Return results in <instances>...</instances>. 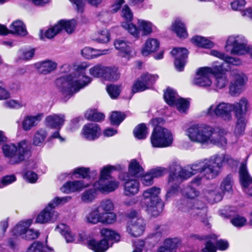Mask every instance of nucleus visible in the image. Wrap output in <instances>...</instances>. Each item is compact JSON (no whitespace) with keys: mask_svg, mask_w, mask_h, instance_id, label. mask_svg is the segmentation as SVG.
I'll list each match as a JSON object with an SVG mask.
<instances>
[{"mask_svg":"<svg viewBox=\"0 0 252 252\" xmlns=\"http://www.w3.org/2000/svg\"><path fill=\"white\" fill-rule=\"evenodd\" d=\"M236 162L229 155L216 154L184 167L173 163L169 167L170 182L176 181L181 183L198 172L201 173L207 179H213L220 174L225 163L232 165Z\"/></svg>","mask_w":252,"mask_h":252,"instance_id":"obj_1","label":"nucleus"},{"mask_svg":"<svg viewBox=\"0 0 252 252\" xmlns=\"http://www.w3.org/2000/svg\"><path fill=\"white\" fill-rule=\"evenodd\" d=\"M90 66V63L87 62L76 63L73 65L75 71L73 75L63 76L57 80V86L64 101L92 82V79L86 75V71Z\"/></svg>","mask_w":252,"mask_h":252,"instance_id":"obj_2","label":"nucleus"},{"mask_svg":"<svg viewBox=\"0 0 252 252\" xmlns=\"http://www.w3.org/2000/svg\"><path fill=\"white\" fill-rule=\"evenodd\" d=\"M185 133L191 142L202 146H224L226 144V138L220 133L215 134L214 128L206 124L192 125L186 129Z\"/></svg>","mask_w":252,"mask_h":252,"instance_id":"obj_3","label":"nucleus"},{"mask_svg":"<svg viewBox=\"0 0 252 252\" xmlns=\"http://www.w3.org/2000/svg\"><path fill=\"white\" fill-rule=\"evenodd\" d=\"M201 180L200 177H196L192 181L190 186L183 189L182 194L187 198H184L177 202L176 206L178 209L193 216L206 215V209L205 208L204 203L194 200L199 196V192L192 185H199Z\"/></svg>","mask_w":252,"mask_h":252,"instance_id":"obj_4","label":"nucleus"},{"mask_svg":"<svg viewBox=\"0 0 252 252\" xmlns=\"http://www.w3.org/2000/svg\"><path fill=\"white\" fill-rule=\"evenodd\" d=\"M121 169L120 165H107L103 166L99 170L98 179L94 183V187L103 194L115 191L119 188L120 183L111 174L113 171Z\"/></svg>","mask_w":252,"mask_h":252,"instance_id":"obj_5","label":"nucleus"},{"mask_svg":"<svg viewBox=\"0 0 252 252\" xmlns=\"http://www.w3.org/2000/svg\"><path fill=\"white\" fill-rule=\"evenodd\" d=\"M2 150L4 156L8 158V163L11 165L19 164L30 156L28 142L25 140L21 141L17 145H4Z\"/></svg>","mask_w":252,"mask_h":252,"instance_id":"obj_6","label":"nucleus"},{"mask_svg":"<svg viewBox=\"0 0 252 252\" xmlns=\"http://www.w3.org/2000/svg\"><path fill=\"white\" fill-rule=\"evenodd\" d=\"M160 188L153 187L143 191L141 205L154 217L158 216L162 212L163 204L159 196Z\"/></svg>","mask_w":252,"mask_h":252,"instance_id":"obj_7","label":"nucleus"},{"mask_svg":"<svg viewBox=\"0 0 252 252\" xmlns=\"http://www.w3.org/2000/svg\"><path fill=\"white\" fill-rule=\"evenodd\" d=\"M150 140L153 147L162 148L171 146L174 141V137L169 129L157 126L152 132Z\"/></svg>","mask_w":252,"mask_h":252,"instance_id":"obj_8","label":"nucleus"},{"mask_svg":"<svg viewBox=\"0 0 252 252\" xmlns=\"http://www.w3.org/2000/svg\"><path fill=\"white\" fill-rule=\"evenodd\" d=\"M221 70V67L215 65L199 67L196 70L193 84L201 87H209L212 85L211 76L213 74L220 72Z\"/></svg>","mask_w":252,"mask_h":252,"instance_id":"obj_9","label":"nucleus"},{"mask_svg":"<svg viewBox=\"0 0 252 252\" xmlns=\"http://www.w3.org/2000/svg\"><path fill=\"white\" fill-rule=\"evenodd\" d=\"M137 25L131 23H122V27L127 30L128 32L135 38L142 35L146 36L150 34L153 32L154 26L153 23L147 20L138 19Z\"/></svg>","mask_w":252,"mask_h":252,"instance_id":"obj_10","label":"nucleus"},{"mask_svg":"<svg viewBox=\"0 0 252 252\" xmlns=\"http://www.w3.org/2000/svg\"><path fill=\"white\" fill-rule=\"evenodd\" d=\"M247 41L245 37L242 35L230 36L226 43L225 47L229 46L232 48L230 53L233 55H243L249 53L252 58V47L247 46Z\"/></svg>","mask_w":252,"mask_h":252,"instance_id":"obj_11","label":"nucleus"},{"mask_svg":"<svg viewBox=\"0 0 252 252\" xmlns=\"http://www.w3.org/2000/svg\"><path fill=\"white\" fill-rule=\"evenodd\" d=\"M231 103L220 102L212 104L203 111V113L209 117H218L225 121L232 120Z\"/></svg>","mask_w":252,"mask_h":252,"instance_id":"obj_12","label":"nucleus"},{"mask_svg":"<svg viewBox=\"0 0 252 252\" xmlns=\"http://www.w3.org/2000/svg\"><path fill=\"white\" fill-rule=\"evenodd\" d=\"M130 220L127 226V232L133 237H138L141 235L145 230V222L140 216L138 212L131 210L128 214Z\"/></svg>","mask_w":252,"mask_h":252,"instance_id":"obj_13","label":"nucleus"},{"mask_svg":"<svg viewBox=\"0 0 252 252\" xmlns=\"http://www.w3.org/2000/svg\"><path fill=\"white\" fill-rule=\"evenodd\" d=\"M232 79L230 82L229 93L231 96H237L243 91L248 78L246 75L240 71H234L232 74Z\"/></svg>","mask_w":252,"mask_h":252,"instance_id":"obj_14","label":"nucleus"},{"mask_svg":"<svg viewBox=\"0 0 252 252\" xmlns=\"http://www.w3.org/2000/svg\"><path fill=\"white\" fill-rule=\"evenodd\" d=\"M86 221L94 224L99 222L112 224L114 215L112 214H102L97 207L93 209L86 216Z\"/></svg>","mask_w":252,"mask_h":252,"instance_id":"obj_15","label":"nucleus"},{"mask_svg":"<svg viewBox=\"0 0 252 252\" xmlns=\"http://www.w3.org/2000/svg\"><path fill=\"white\" fill-rule=\"evenodd\" d=\"M121 180L124 181L123 185L124 194L126 196H132L137 194L140 189V183L136 179H130L128 175L121 174L119 175Z\"/></svg>","mask_w":252,"mask_h":252,"instance_id":"obj_16","label":"nucleus"},{"mask_svg":"<svg viewBox=\"0 0 252 252\" xmlns=\"http://www.w3.org/2000/svg\"><path fill=\"white\" fill-rule=\"evenodd\" d=\"M59 217V213L54 210L52 204L49 203L47 206L38 214L35 222L40 224L53 223L58 219Z\"/></svg>","mask_w":252,"mask_h":252,"instance_id":"obj_17","label":"nucleus"},{"mask_svg":"<svg viewBox=\"0 0 252 252\" xmlns=\"http://www.w3.org/2000/svg\"><path fill=\"white\" fill-rule=\"evenodd\" d=\"M171 54L175 57L174 64L176 69L182 71L188 57L187 50L184 48H175L171 51Z\"/></svg>","mask_w":252,"mask_h":252,"instance_id":"obj_18","label":"nucleus"},{"mask_svg":"<svg viewBox=\"0 0 252 252\" xmlns=\"http://www.w3.org/2000/svg\"><path fill=\"white\" fill-rule=\"evenodd\" d=\"M101 134V129L98 125L90 123L84 126L81 131L82 137L88 140L93 141L97 139Z\"/></svg>","mask_w":252,"mask_h":252,"instance_id":"obj_19","label":"nucleus"},{"mask_svg":"<svg viewBox=\"0 0 252 252\" xmlns=\"http://www.w3.org/2000/svg\"><path fill=\"white\" fill-rule=\"evenodd\" d=\"M217 236L215 234H212L207 238L208 241L206 242L204 248L202 250V252H216V248L220 251H224L228 247L227 241L223 240H220L216 242V247L213 245Z\"/></svg>","mask_w":252,"mask_h":252,"instance_id":"obj_20","label":"nucleus"},{"mask_svg":"<svg viewBox=\"0 0 252 252\" xmlns=\"http://www.w3.org/2000/svg\"><path fill=\"white\" fill-rule=\"evenodd\" d=\"M115 48L119 50L120 55L128 60L131 58L133 54L131 44L121 39H118L114 42Z\"/></svg>","mask_w":252,"mask_h":252,"instance_id":"obj_21","label":"nucleus"},{"mask_svg":"<svg viewBox=\"0 0 252 252\" xmlns=\"http://www.w3.org/2000/svg\"><path fill=\"white\" fill-rule=\"evenodd\" d=\"M34 65L39 73L47 75L56 70L58 63L53 60H46L36 63Z\"/></svg>","mask_w":252,"mask_h":252,"instance_id":"obj_22","label":"nucleus"},{"mask_svg":"<svg viewBox=\"0 0 252 252\" xmlns=\"http://www.w3.org/2000/svg\"><path fill=\"white\" fill-rule=\"evenodd\" d=\"M45 121L47 126L60 129L64 125L65 116L63 114H53L47 116Z\"/></svg>","mask_w":252,"mask_h":252,"instance_id":"obj_23","label":"nucleus"},{"mask_svg":"<svg viewBox=\"0 0 252 252\" xmlns=\"http://www.w3.org/2000/svg\"><path fill=\"white\" fill-rule=\"evenodd\" d=\"M55 230L64 238L67 243L76 242V232L75 229H71L66 224L61 223L56 226Z\"/></svg>","mask_w":252,"mask_h":252,"instance_id":"obj_24","label":"nucleus"},{"mask_svg":"<svg viewBox=\"0 0 252 252\" xmlns=\"http://www.w3.org/2000/svg\"><path fill=\"white\" fill-rule=\"evenodd\" d=\"M205 196L211 202L220 201L222 198L221 192L218 191L217 187L215 185H211L207 187L203 190Z\"/></svg>","mask_w":252,"mask_h":252,"instance_id":"obj_25","label":"nucleus"},{"mask_svg":"<svg viewBox=\"0 0 252 252\" xmlns=\"http://www.w3.org/2000/svg\"><path fill=\"white\" fill-rule=\"evenodd\" d=\"M87 187H88V185L85 184L83 181H68L61 187V190L64 193H70L79 191Z\"/></svg>","mask_w":252,"mask_h":252,"instance_id":"obj_26","label":"nucleus"},{"mask_svg":"<svg viewBox=\"0 0 252 252\" xmlns=\"http://www.w3.org/2000/svg\"><path fill=\"white\" fill-rule=\"evenodd\" d=\"M43 113H38L35 115H28L22 121V128L25 131H29L32 127L36 126L43 119Z\"/></svg>","mask_w":252,"mask_h":252,"instance_id":"obj_27","label":"nucleus"},{"mask_svg":"<svg viewBox=\"0 0 252 252\" xmlns=\"http://www.w3.org/2000/svg\"><path fill=\"white\" fill-rule=\"evenodd\" d=\"M231 106L235 117H245L248 110L249 102L246 98L243 97L238 102L231 103Z\"/></svg>","mask_w":252,"mask_h":252,"instance_id":"obj_28","label":"nucleus"},{"mask_svg":"<svg viewBox=\"0 0 252 252\" xmlns=\"http://www.w3.org/2000/svg\"><path fill=\"white\" fill-rule=\"evenodd\" d=\"M239 178L243 190L252 184V178L248 172L246 161L242 162L240 167Z\"/></svg>","mask_w":252,"mask_h":252,"instance_id":"obj_29","label":"nucleus"},{"mask_svg":"<svg viewBox=\"0 0 252 252\" xmlns=\"http://www.w3.org/2000/svg\"><path fill=\"white\" fill-rule=\"evenodd\" d=\"M221 68V71L216 74H213L215 76V80L213 84V87L216 90L221 89L225 87L228 83V80L226 74L224 73L226 69L223 68V64L215 65Z\"/></svg>","mask_w":252,"mask_h":252,"instance_id":"obj_30","label":"nucleus"},{"mask_svg":"<svg viewBox=\"0 0 252 252\" xmlns=\"http://www.w3.org/2000/svg\"><path fill=\"white\" fill-rule=\"evenodd\" d=\"M32 223V219H28L20 221L12 229V233L14 236H24L27 229Z\"/></svg>","mask_w":252,"mask_h":252,"instance_id":"obj_31","label":"nucleus"},{"mask_svg":"<svg viewBox=\"0 0 252 252\" xmlns=\"http://www.w3.org/2000/svg\"><path fill=\"white\" fill-rule=\"evenodd\" d=\"M159 47V42L156 38H149L143 46L141 53L144 56H147L156 52Z\"/></svg>","mask_w":252,"mask_h":252,"instance_id":"obj_32","label":"nucleus"},{"mask_svg":"<svg viewBox=\"0 0 252 252\" xmlns=\"http://www.w3.org/2000/svg\"><path fill=\"white\" fill-rule=\"evenodd\" d=\"M110 52V49L97 50L86 47L82 50L81 54L86 59H92L102 55L108 54Z\"/></svg>","mask_w":252,"mask_h":252,"instance_id":"obj_33","label":"nucleus"},{"mask_svg":"<svg viewBox=\"0 0 252 252\" xmlns=\"http://www.w3.org/2000/svg\"><path fill=\"white\" fill-rule=\"evenodd\" d=\"M128 173H125L129 177H139L144 173V169L140 163L135 159H132L129 162Z\"/></svg>","mask_w":252,"mask_h":252,"instance_id":"obj_34","label":"nucleus"},{"mask_svg":"<svg viewBox=\"0 0 252 252\" xmlns=\"http://www.w3.org/2000/svg\"><path fill=\"white\" fill-rule=\"evenodd\" d=\"M48 132L45 128L38 129L34 133L32 140V145L37 147H42L46 142Z\"/></svg>","mask_w":252,"mask_h":252,"instance_id":"obj_35","label":"nucleus"},{"mask_svg":"<svg viewBox=\"0 0 252 252\" xmlns=\"http://www.w3.org/2000/svg\"><path fill=\"white\" fill-rule=\"evenodd\" d=\"M97 207L99 208L100 211H102L101 212L102 214H113L114 215V219L112 221V223L116 221L117 217L116 214L112 212L114 209V204L112 200L110 199H104L100 202L99 206Z\"/></svg>","mask_w":252,"mask_h":252,"instance_id":"obj_36","label":"nucleus"},{"mask_svg":"<svg viewBox=\"0 0 252 252\" xmlns=\"http://www.w3.org/2000/svg\"><path fill=\"white\" fill-rule=\"evenodd\" d=\"M171 30L179 37L186 38L188 32L185 24L179 19H176L171 26Z\"/></svg>","mask_w":252,"mask_h":252,"instance_id":"obj_37","label":"nucleus"},{"mask_svg":"<svg viewBox=\"0 0 252 252\" xmlns=\"http://www.w3.org/2000/svg\"><path fill=\"white\" fill-rule=\"evenodd\" d=\"M89 248L94 252H104L109 247V243L105 239L99 241L91 240L88 242Z\"/></svg>","mask_w":252,"mask_h":252,"instance_id":"obj_38","label":"nucleus"},{"mask_svg":"<svg viewBox=\"0 0 252 252\" xmlns=\"http://www.w3.org/2000/svg\"><path fill=\"white\" fill-rule=\"evenodd\" d=\"M210 55L223 60L226 63L234 65H238L241 63L239 59L230 57L217 50H212Z\"/></svg>","mask_w":252,"mask_h":252,"instance_id":"obj_39","label":"nucleus"},{"mask_svg":"<svg viewBox=\"0 0 252 252\" xmlns=\"http://www.w3.org/2000/svg\"><path fill=\"white\" fill-rule=\"evenodd\" d=\"M9 32L21 36H25L27 34L26 26L20 20L13 22L9 27Z\"/></svg>","mask_w":252,"mask_h":252,"instance_id":"obj_40","label":"nucleus"},{"mask_svg":"<svg viewBox=\"0 0 252 252\" xmlns=\"http://www.w3.org/2000/svg\"><path fill=\"white\" fill-rule=\"evenodd\" d=\"M73 4L75 9L79 13H82L87 1L88 3L93 6H97L102 1V0H69Z\"/></svg>","mask_w":252,"mask_h":252,"instance_id":"obj_41","label":"nucleus"},{"mask_svg":"<svg viewBox=\"0 0 252 252\" xmlns=\"http://www.w3.org/2000/svg\"><path fill=\"white\" fill-rule=\"evenodd\" d=\"M120 77V73L118 69L116 67H104L102 78L108 81H115L118 80Z\"/></svg>","mask_w":252,"mask_h":252,"instance_id":"obj_42","label":"nucleus"},{"mask_svg":"<svg viewBox=\"0 0 252 252\" xmlns=\"http://www.w3.org/2000/svg\"><path fill=\"white\" fill-rule=\"evenodd\" d=\"M61 26L59 25L58 22L53 27L49 28L45 31H44L43 30H40V38L43 39L44 37L48 39H51L54 38L56 35H57L61 32Z\"/></svg>","mask_w":252,"mask_h":252,"instance_id":"obj_43","label":"nucleus"},{"mask_svg":"<svg viewBox=\"0 0 252 252\" xmlns=\"http://www.w3.org/2000/svg\"><path fill=\"white\" fill-rule=\"evenodd\" d=\"M58 23L61 26V32L64 30L68 34L73 33L77 25V22L75 19L70 20H61L58 22Z\"/></svg>","mask_w":252,"mask_h":252,"instance_id":"obj_44","label":"nucleus"},{"mask_svg":"<svg viewBox=\"0 0 252 252\" xmlns=\"http://www.w3.org/2000/svg\"><path fill=\"white\" fill-rule=\"evenodd\" d=\"M237 121L234 132L237 136H240L244 134L247 123L246 117H235Z\"/></svg>","mask_w":252,"mask_h":252,"instance_id":"obj_45","label":"nucleus"},{"mask_svg":"<svg viewBox=\"0 0 252 252\" xmlns=\"http://www.w3.org/2000/svg\"><path fill=\"white\" fill-rule=\"evenodd\" d=\"M180 183H178L176 181H172L170 182V176L168 177V186L169 189L167 192L166 196L167 197H171L178 195L180 193L182 194V192L184 189H181L179 186Z\"/></svg>","mask_w":252,"mask_h":252,"instance_id":"obj_46","label":"nucleus"},{"mask_svg":"<svg viewBox=\"0 0 252 252\" xmlns=\"http://www.w3.org/2000/svg\"><path fill=\"white\" fill-rule=\"evenodd\" d=\"M101 235L104 237L103 239H105L107 242L109 243V244H111V246L112 245L111 241L117 242L120 238V236L118 233L107 228L102 229Z\"/></svg>","mask_w":252,"mask_h":252,"instance_id":"obj_47","label":"nucleus"},{"mask_svg":"<svg viewBox=\"0 0 252 252\" xmlns=\"http://www.w3.org/2000/svg\"><path fill=\"white\" fill-rule=\"evenodd\" d=\"M93 189H87L84 191L81 195V200L84 203H90L96 198L97 191H99L93 186Z\"/></svg>","mask_w":252,"mask_h":252,"instance_id":"obj_48","label":"nucleus"},{"mask_svg":"<svg viewBox=\"0 0 252 252\" xmlns=\"http://www.w3.org/2000/svg\"><path fill=\"white\" fill-rule=\"evenodd\" d=\"M179 97L175 91L171 88L167 89L164 93V99L166 103L170 106H174Z\"/></svg>","mask_w":252,"mask_h":252,"instance_id":"obj_49","label":"nucleus"},{"mask_svg":"<svg viewBox=\"0 0 252 252\" xmlns=\"http://www.w3.org/2000/svg\"><path fill=\"white\" fill-rule=\"evenodd\" d=\"M232 177L228 175L223 179L220 185L222 194L225 193H231L232 191Z\"/></svg>","mask_w":252,"mask_h":252,"instance_id":"obj_50","label":"nucleus"},{"mask_svg":"<svg viewBox=\"0 0 252 252\" xmlns=\"http://www.w3.org/2000/svg\"><path fill=\"white\" fill-rule=\"evenodd\" d=\"M133 133L136 138L139 139L145 138L148 133V129L144 124L138 125L134 129Z\"/></svg>","mask_w":252,"mask_h":252,"instance_id":"obj_51","label":"nucleus"},{"mask_svg":"<svg viewBox=\"0 0 252 252\" xmlns=\"http://www.w3.org/2000/svg\"><path fill=\"white\" fill-rule=\"evenodd\" d=\"M34 52V48L21 49L18 52V58L22 60L28 61L33 58Z\"/></svg>","mask_w":252,"mask_h":252,"instance_id":"obj_52","label":"nucleus"},{"mask_svg":"<svg viewBox=\"0 0 252 252\" xmlns=\"http://www.w3.org/2000/svg\"><path fill=\"white\" fill-rule=\"evenodd\" d=\"M158 75H152L148 73H144L141 75L139 78L141 81H143L148 87L150 88V86L158 79Z\"/></svg>","mask_w":252,"mask_h":252,"instance_id":"obj_53","label":"nucleus"},{"mask_svg":"<svg viewBox=\"0 0 252 252\" xmlns=\"http://www.w3.org/2000/svg\"><path fill=\"white\" fill-rule=\"evenodd\" d=\"M177 110L181 113H185L189 107V102L181 97H179L174 104Z\"/></svg>","mask_w":252,"mask_h":252,"instance_id":"obj_54","label":"nucleus"},{"mask_svg":"<svg viewBox=\"0 0 252 252\" xmlns=\"http://www.w3.org/2000/svg\"><path fill=\"white\" fill-rule=\"evenodd\" d=\"M104 66L97 64L90 68V74L94 78H102Z\"/></svg>","mask_w":252,"mask_h":252,"instance_id":"obj_55","label":"nucleus"},{"mask_svg":"<svg viewBox=\"0 0 252 252\" xmlns=\"http://www.w3.org/2000/svg\"><path fill=\"white\" fill-rule=\"evenodd\" d=\"M125 119V115L119 112H112L110 117L111 123L113 125H119Z\"/></svg>","mask_w":252,"mask_h":252,"instance_id":"obj_56","label":"nucleus"},{"mask_svg":"<svg viewBox=\"0 0 252 252\" xmlns=\"http://www.w3.org/2000/svg\"><path fill=\"white\" fill-rule=\"evenodd\" d=\"M107 92L110 97L112 99H116L119 95L121 89L119 86L110 85L107 87Z\"/></svg>","mask_w":252,"mask_h":252,"instance_id":"obj_57","label":"nucleus"},{"mask_svg":"<svg viewBox=\"0 0 252 252\" xmlns=\"http://www.w3.org/2000/svg\"><path fill=\"white\" fill-rule=\"evenodd\" d=\"M110 33L108 30L103 29L97 32L96 40L101 43H107L110 40Z\"/></svg>","mask_w":252,"mask_h":252,"instance_id":"obj_58","label":"nucleus"},{"mask_svg":"<svg viewBox=\"0 0 252 252\" xmlns=\"http://www.w3.org/2000/svg\"><path fill=\"white\" fill-rule=\"evenodd\" d=\"M86 117L90 121L99 122L104 119V115L101 113L91 111L86 113Z\"/></svg>","mask_w":252,"mask_h":252,"instance_id":"obj_59","label":"nucleus"},{"mask_svg":"<svg viewBox=\"0 0 252 252\" xmlns=\"http://www.w3.org/2000/svg\"><path fill=\"white\" fill-rule=\"evenodd\" d=\"M139 177H140V180L142 184L144 186H149L153 184V179L154 178L150 170L145 174L143 173Z\"/></svg>","mask_w":252,"mask_h":252,"instance_id":"obj_60","label":"nucleus"},{"mask_svg":"<svg viewBox=\"0 0 252 252\" xmlns=\"http://www.w3.org/2000/svg\"><path fill=\"white\" fill-rule=\"evenodd\" d=\"M3 105L6 108L10 109H19L25 105L22 102L14 99L5 101Z\"/></svg>","mask_w":252,"mask_h":252,"instance_id":"obj_61","label":"nucleus"},{"mask_svg":"<svg viewBox=\"0 0 252 252\" xmlns=\"http://www.w3.org/2000/svg\"><path fill=\"white\" fill-rule=\"evenodd\" d=\"M143 81L138 79L133 85L132 91L134 93L144 91L149 88Z\"/></svg>","mask_w":252,"mask_h":252,"instance_id":"obj_62","label":"nucleus"},{"mask_svg":"<svg viewBox=\"0 0 252 252\" xmlns=\"http://www.w3.org/2000/svg\"><path fill=\"white\" fill-rule=\"evenodd\" d=\"M231 222L234 226L241 227L246 224L247 220L244 217L237 215L231 219Z\"/></svg>","mask_w":252,"mask_h":252,"instance_id":"obj_63","label":"nucleus"},{"mask_svg":"<svg viewBox=\"0 0 252 252\" xmlns=\"http://www.w3.org/2000/svg\"><path fill=\"white\" fill-rule=\"evenodd\" d=\"M71 199V197L69 196H64L62 197H56L52 200H51L49 203L52 204V206L55 208L56 206L60 204H64L69 202Z\"/></svg>","mask_w":252,"mask_h":252,"instance_id":"obj_64","label":"nucleus"}]
</instances>
